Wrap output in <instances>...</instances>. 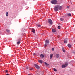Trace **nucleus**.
I'll return each instance as SVG.
<instances>
[{
    "instance_id": "obj_20",
    "label": "nucleus",
    "mask_w": 75,
    "mask_h": 75,
    "mask_svg": "<svg viewBox=\"0 0 75 75\" xmlns=\"http://www.w3.org/2000/svg\"><path fill=\"white\" fill-rule=\"evenodd\" d=\"M67 16H72V14L71 13L68 14H67Z\"/></svg>"
},
{
    "instance_id": "obj_17",
    "label": "nucleus",
    "mask_w": 75,
    "mask_h": 75,
    "mask_svg": "<svg viewBox=\"0 0 75 75\" xmlns=\"http://www.w3.org/2000/svg\"><path fill=\"white\" fill-rule=\"evenodd\" d=\"M59 8L60 10H61L62 8V7H61V6H59Z\"/></svg>"
},
{
    "instance_id": "obj_9",
    "label": "nucleus",
    "mask_w": 75,
    "mask_h": 75,
    "mask_svg": "<svg viewBox=\"0 0 75 75\" xmlns=\"http://www.w3.org/2000/svg\"><path fill=\"white\" fill-rule=\"evenodd\" d=\"M49 42H49V41L48 40H46L45 41V44H49Z\"/></svg>"
},
{
    "instance_id": "obj_30",
    "label": "nucleus",
    "mask_w": 75,
    "mask_h": 75,
    "mask_svg": "<svg viewBox=\"0 0 75 75\" xmlns=\"http://www.w3.org/2000/svg\"><path fill=\"white\" fill-rule=\"evenodd\" d=\"M33 68H32L30 69V70H33Z\"/></svg>"
},
{
    "instance_id": "obj_6",
    "label": "nucleus",
    "mask_w": 75,
    "mask_h": 75,
    "mask_svg": "<svg viewBox=\"0 0 75 75\" xmlns=\"http://www.w3.org/2000/svg\"><path fill=\"white\" fill-rule=\"evenodd\" d=\"M54 56L55 57H56V58H59V54H56Z\"/></svg>"
},
{
    "instance_id": "obj_24",
    "label": "nucleus",
    "mask_w": 75,
    "mask_h": 75,
    "mask_svg": "<svg viewBox=\"0 0 75 75\" xmlns=\"http://www.w3.org/2000/svg\"><path fill=\"white\" fill-rule=\"evenodd\" d=\"M8 12H6V17H7V16H8Z\"/></svg>"
},
{
    "instance_id": "obj_5",
    "label": "nucleus",
    "mask_w": 75,
    "mask_h": 75,
    "mask_svg": "<svg viewBox=\"0 0 75 75\" xmlns=\"http://www.w3.org/2000/svg\"><path fill=\"white\" fill-rule=\"evenodd\" d=\"M35 67H36V68H37V69H40V66H39L37 65L36 64H34Z\"/></svg>"
},
{
    "instance_id": "obj_25",
    "label": "nucleus",
    "mask_w": 75,
    "mask_h": 75,
    "mask_svg": "<svg viewBox=\"0 0 75 75\" xmlns=\"http://www.w3.org/2000/svg\"><path fill=\"white\" fill-rule=\"evenodd\" d=\"M60 27H60V26H58V29H60Z\"/></svg>"
},
{
    "instance_id": "obj_27",
    "label": "nucleus",
    "mask_w": 75,
    "mask_h": 75,
    "mask_svg": "<svg viewBox=\"0 0 75 75\" xmlns=\"http://www.w3.org/2000/svg\"><path fill=\"white\" fill-rule=\"evenodd\" d=\"M8 72V71L7 70H6L5 71V72L6 73V72L7 73V72Z\"/></svg>"
},
{
    "instance_id": "obj_33",
    "label": "nucleus",
    "mask_w": 75,
    "mask_h": 75,
    "mask_svg": "<svg viewBox=\"0 0 75 75\" xmlns=\"http://www.w3.org/2000/svg\"><path fill=\"white\" fill-rule=\"evenodd\" d=\"M69 8V6H67V8Z\"/></svg>"
},
{
    "instance_id": "obj_1",
    "label": "nucleus",
    "mask_w": 75,
    "mask_h": 75,
    "mask_svg": "<svg viewBox=\"0 0 75 75\" xmlns=\"http://www.w3.org/2000/svg\"><path fill=\"white\" fill-rule=\"evenodd\" d=\"M51 3L52 4H57V1L56 0H53L51 1Z\"/></svg>"
},
{
    "instance_id": "obj_26",
    "label": "nucleus",
    "mask_w": 75,
    "mask_h": 75,
    "mask_svg": "<svg viewBox=\"0 0 75 75\" xmlns=\"http://www.w3.org/2000/svg\"><path fill=\"white\" fill-rule=\"evenodd\" d=\"M52 51H54V48H52Z\"/></svg>"
},
{
    "instance_id": "obj_15",
    "label": "nucleus",
    "mask_w": 75,
    "mask_h": 75,
    "mask_svg": "<svg viewBox=\"0 0 75 75\" xmlns=\"http://www.w3.org/2000/svg\"><path fill=\"white\" fill-rule=\"evenodd\" d=\"M62 50L63 52H65V49H64V47H63L62 48Z\"/></svg>"
},
{
    "instance_id": "obj_8",
    "label": "nucleus",
    "mask_w": 75,
    "mask_h": 75,
    "mask_svg": "<svg viewBox=\"0 0 75 75\" xmlns=\"http://www.w3.org/2000/svg\"><path fill=\"white\" fill-rule=\"evenodd\" d=\"M32 32H33V33H35V30H34V29L33 28L32 29Z\"/></svg>"
},
{
    "instance_id": "obj_13",
    "label": "nucleus",
    "mask_w": 75,
    "mask_h": 75,
    "mask_svg": "<svg viewBox=\"0 0 75 75\" xmlns=\"http://www.w3.org/2000/svg\"><path fill=\"white\" fill-rule=\"evenodd\" d=\"M52 32H53V33H55V32H56V30L55 29H53L52 30Z\"/></svg>"
},
{
    "instance_id": "obj_32",
    "label": "nucleus",
    "mask_w": 75,
    "mask_h": 75,
    "mask_svg": "<svg viewBox=\"0 0 75 75\" xmlns=\"http://www.w3.org/2000/svg\"><path fill=\"white\" fill-rule=\"evenodd\" d=\"M57 37H58V38H59V37H60V36H59V35H58V36H57Z\"/></svg>"
},
{
    "instance_id": "obj_14",
    "label": "nucleus",
    "mask_w": 75,
    "mask_h": 75,
    "mask_svg": "<svg viewBox=\"0 0 75 75\" xmlns=\"http://www.w3.org/2000/svg\"><path fill=\"white\" fill-rule=\"evenodd\" d=\"M44 63H45V65H46L47 66H48L49 65V64H48L47 63V62H45Z\"/></svg>"
},
{
    "instance_id": "obj_22",
    "label": "nucleus",
    "mask_w": 75,
    "mask_h": 75,
    "mask_svg": "<svg viewBox=\"0 0 75 75\" xmlns=\"http://www.w3.org/2000/svg\"><path fill=\"white\" fill-rule=\"evenodd\" d=\"M21 42L20 41L18 42L17 43V44H19Z\"/></svg>"
},
{
    "instance_id": "obj_34",
    "label": "nucleus",
    "mask_w": 75,
    "mask_h": 75,
    "mask_svg": "<svg viewBox=\"0 0 75 75\" xmlns=\"http://www.w3.org/2000/svg\"><path fill=\"white\" fill-rule=\"evenodd\" d=\"M6 75H10V74H7Z\"/></svg>"
},
{
    "instance_id": "obj_7",
    "label": "nucleus",
    "mask_w": 75,
    "mask_h": 75,
    "mask_svg": "<svg viewBox=\"0 0 75 75\" xmlns=\"http://www.w3.org/2000/svg\"><path fill=\"white\" fill-rule=\"evenodd\" d=\"M53 57V54H51L50 56V59H52V58Z\"/></svg>"
},
{
    "instance_id": "obj_4",
    "label": "nucleus",
    "mask_w": 75,
    "mask_h": 75,
    "mask_svg": "<svg viewBox=\"0 0 75 75\" xmlns=\"http://www.w3.org/2000/svg\"><path fill=\"white\" fill-rule=\"evenodd\" d=\"M48 22L50 24H52V20L50 19H48Z\"/></svg>"
},
{
    "instance_id": "obj_10",
    "label": "nucleus",
    "mask_w": 75,
    "mask_h": 75,
    "mask_svg": "<svg viewBox=\"0 0 75 75\" xmlns=\"http://www.w3.org/2000/svg\"><path fill=\"white\" fill-rule=\"evenodd\" d=\"M68 46L69 48H71L72 47V46L70 44H68Z\"/></svg>"
},
{
    "instance_id": "obj_2",
    "label": "nucleus",
    "mask_w": 75,
    "mask_h": 75,
    "mask_svg": "<svg viewBox=\"0 0 75 75\" xmlns=\"http://www.w3.org/2000/svg\"><path fill=\"white\" fill-rule=\"evenodd\" d=\"M68 62H66L65 65H63L62 66V68H65L67 66H68Z\"/></svg>"
},
{
    "instance_id": "obj_28",
    "label": "nucleus",
    "mask_w": 75,
    "mask_h": 75,
    "mask_svg": "<svg viewBox=\"0 0 75 75\" xmlns=\"http://www.w3.org/2000/svg\"><path fill=\"white\" fill-rule=\"evenodd\" d=\"M26 69H28V67H26Z\"/></svg>"
},
{
    "instance_id": "obj_19",
    "label": "nucleus",
    "mask_w": 75,
    "mask_h": 75,
    "mask_svg": "<svg viewBox=\"0 0 75 75\" xmlns=\"http://www.w3.org/2000/svg\"><path fill=\"white\" fill-rule=\"evenodd\" d=\"M64 43H67V41L66 40H64Z\"/></svg>"
},
{
    "instance_id": "obj_18",
    "label": "nucleus",
    "mask_w": 75,
    "mask_h": 75,
    "mask_svg": "<svg viewBox=\"0 0 75 75\" xmlns=\"http://www.w3.org/2000/svg\"><path fill=\"white\" fill-rule=\"evenodd\" d=\"M60 20H61V21H64V18H61L60 19Z\"/></svg>"
},
{
    "instance_id": "obj_12",
    "label": "nucleus",
    "mask_w": 75,
    "mask_h": 75,
    "mask_svg": "<svg viewBox=\"0 0 75 75\" xmlns=\"http://www.w3.org/2000/svg\"><path fill=\"white\" fill-rule=\"evenodd\" d=\"M40 57L41 58H43L44 57V55L42 54L40 55Z\"/></svg>"
},
{
    "instance_id": "obj_21",
    "label": "nucleus",
    "mask_w": 75,
    "mask_h": 75,
    "mask_svg": "<svg viewBox=\"0 0 75 75\" xmlns=\"http://www.w3.org/2000/svg\"><path fill=\"white\" fill-rule=\"evenodd\" d=\"M6 31L8 33H10V30L6 29Z\"/></svg>"
},
{
    "instance_id": "obj_11",
    "label": "nucleus",
    "mask_w": 75,
    "mask_h": 75,
    "mask_svg": "<svg viewBox=\"0 0 75 75\" xmlns=\"http://www.w3.org/2000/svg\"><path fill=\"white\" fill-rule=\"evenodd\" d=\"M38 62L40 64H42V60H39Z\"/></svg>"
},
{
    "instance_id": "obj_31",
    "label": "nucleus",
    "mask_w": 75,
    "mask_h": 75,
    "mask_svg": "<svg viewBox=\"0 0 75 75\" xmlns=\"http://www.w3.org/2000/svg\"><path fill=\"white\" fill-rule=\"evenodd\" d=\"M33 55H35V53H33Z\"/></svg>"
},
{
    "instance_id": "obj_23",
    "label": "nucleus",
    "mask_w": 75,
    "mask_h": 75,
    "mask_svg": "<svg viewBox=\"0 0 75 75\" xmlns=\"http://www.w3.org/2000/svg\"><path fill=\"white\" fill-rule=\"evenodd\" d=\"M53 70L54 71H55V72H57V69H56L54 68L53 69Z\"/></svg>"
},
{
    "instance_id": "obj_16",
    "label": "nucleus",
    "mask_w": 75,
    "mask_h": 75,
    "mask_svg": "<svg viewBox=\"0 0 75 75\" xmlns=\"http://www.w3.org/2000/svg\"><path fill=\"white\" fill-rule=\"evenodd\" d=\"M37 25L38 26V27H41V25L40 24H37Z\"/></svg>"
},
{
    "instance_id": "obj_3",
    "label": "nucleus",
    "mask_w": 75,
    "mask_h": 75,
    "mask_svg": "<svg viewBox=\"0 0 75 75\" xmlns=\"http://www.w3.org/2000/svg\"><path fill=\"white\" fill-rule=\"evenodd\" d=\"M58 9H59V5L55 6L54 10L55 11H58Z\"/></svg>"
},
{
    "instance_id": "obj_29",
    "label": "nucleus",
    "mask_w": 75,
    "mask_h": 75,
    "mask_svg": "<svg viewBox=\"0 0 75 75\" xmlns=\"http://www.w3.org/2000/svg\"><path fill=\"white\" fill-rule=\"evenodd\" d=\"M44 45H45V47H46V46H47V44H45Z\"/></svg>"
}]
</instances>
